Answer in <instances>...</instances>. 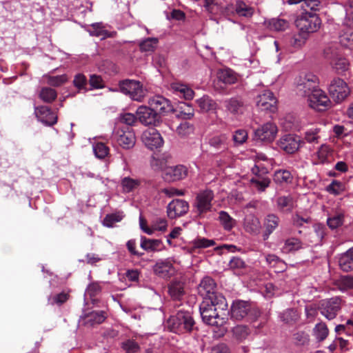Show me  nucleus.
Returning a JSON list of instances; mask_svg holds the SVG:
<instances>
[{
    "label": "nucleus",
    "mask_w": 353,
    "mask_h": 353,
    "mask_svg": "<svg viewBox=\"0 0 353 353\" xmlns=\"http://www.w3.org/2000/svg\"><path fill=\"white\" fill-rule=\"evenodd\" d=\"M199 310L203 321L212 327L216 337H221L227 332L228 303L223 296H219L214 301H203Z\"/></svg>",
    "instance_id": "1"
},
{
    "label": "nucleus",
    "mask_w": 353,
    "mask_h": 353,
    "mask_svg": "<svg viewBox=\"0 0 353 353\" xmlns=\"http://www.w3.org/2000/svg\"><path fill=\"white\" fill-rule=\"evenodd\" d=\"M323 56L337 74H343L349 69L350 63L341 53L337 44L330 43L326 46L323 51Z\"/></svg>",
    "instance_id": "2"
},
{
    "label": "nucleus",
    "mask_w": 353,
    "mask_h": 353,
    "mask_svg": "<svg viewBox=\"0 0 353 353\" xmlns=\"http://www.w3.org/2000/svg\"><path fill=\"white\" fill-rule=\"evenodd\" d=\"M194 319L188 312L179 311L167 321L168 328L174 333L183 334L190 332L194 326Z\"/></svg>",
    "instance_id": "3"
},
{
    "label": "nucleus",
    "mask_w": 353,
    "mask_h": 353,
    "mask_svg": "<svg viewBox=\"0 0 353 353\" xmlns=\"http://www.w3.org/2000/svg\"><path fill=\"white\" fill-rule=\"evenodd\" d=\"M321 24V20L319 15L312 12H301L295 21V25L299 32L307 35L316 32Z\"/></svg>",
    "instance_id": "4"
},
{
    "label": "nucleus",
    "mask_w": 353,
    "mask_h": 353,
    "mask_svg": "<svg viewBox=\"0 0 353 353\" xmlns=\"http://www.w3.org/2000/svg\"><path fill=\"white\" fill-rule=\"evenodd\" d=\"M231 318L241 321L247 317L250 321H255L260 316V311L251 305L249 302L237 300L232 303L230 308Z\"/></svg>",
    "instance_id": "5"
},
{
    "label": "nucleus",
    "mask_w": 353,
    "mask_h": 353,
    "mask_svg": "<svg viewBox=\"0 0 353 353\" xmlns=\"http://www.w3.org/2000/svg\"><path fill=\"white\" fill-rule=\"evenodd\" d=\"M214 198L213 191L209 189L201 190L196 194L193 208L199 217H203L205 214L211 211Z\"/></svg>",
    "instance_id": "6"
},
{
    "label": "nucleus",
    "mask_w": 353,
    "mask_h": 353,
    "mask_svg": "<svg viewBox=\"0 0 353 353\" xmlns=\"http://www.w3.org/2000/svg\"><path fill=\"white\" fill-rule=\"evenodd\" d=\"M112 139L119 146L125 150L132 149L136 143V136L134 130L130 128H122L115 127Z\"/></svg>",
    "instance_id": "7"
},
{
    "label": "nucleus",
    "mask_w": 353,
    "mask_h": 353,
    "mask_svg": "<svg viewBox=\"0 0 353 353\" xmlns=\"http://www.w3.org/2000/svg\"><path fill=\"white\" fill-rule=\"evenodd\" d=\"M119 86L123 94L128 95L134 101H141L145 97V90L139 81L125 79L119 82Z\"/></svg>",
    "instance_id": "8"
},
{
    "label": "nucleus",
    "mask_w": 353,
    "mask_h": 353,
    "mask_svg": "<svg viewBox=\"0 0 353 353\" xmlns=\"http://www.w3.org/2000/svg\"><path fill=\"white\" fill-rule=\"evenodd\" d=\"M317 81V77L313 74L301 75L296 79V91L300 95L307 97L319 89Z\"/></svg>",
    "instance_id": "9"
},
{
    "label": "nucleus",
    "mask_w": 353,
    "mask_h": 353,
    "mask_svg": "<svg viewBox=\"0 0 353 353\" xmlns=\"http://www.w3.org/2000/svg\"><path fill=\"white\" fill-rule=\"evenodd\" d=\"M328 91L333 99L338 103L345 99L350 93V89L347 83L338 77L330 81Z\"/></svg>",
    "instance_id": "10"
},
{
    "label": "nucleus",
    "mask_w": 353,
    "mask_h": 353,
    "mask_svg": "<svg viewBox=\"0 0 353 353\" xmlns=\"http://www.w3.org/2000/svg\"><path fill=\"white\" fill-rule=\"evenodd\" d=\"M198 292L203 301H215L219 296H223L216 291V283L210 276H205L198 286Z\"/></svg>",
    "instance_id": "11"
},
{
    "label": "nucleus",
    "mask_w": 353,
    "mask_h": 353,
    "mask_svg": "<svg viewBox=\"0 0 353 353\" xmlns=\"http://www.w3.org/2000/svg\"><path fill=\"white\" fill-rule=\"evenodd\" d=\"M309 105L318 111H323L331 106V101L326 93L321 90H314L311 94L307 97Z\"/></svg>",
    "instance_id": "12"
},
{
    "label": "nucleus",
    "mask_w": 353,
    "mask_h": 353,
    "mask_svg": "<svg viewBox=\"0 0 353 353\" xmlns=\"http://www.w3.org/2000/svg\"><path fill=\"white\" fill-rule=\"evenodd\" d=\"M341 307V299L339 297H333L324 300L320 305V311L322 315L329 320L334 319Z\"/></svg>",
    "instance_id": "13"
},
{
    "label": "nucleus",
    "mask_w": 353,
    "mask_h": 353,
    "mask_svg": "<svg viewBox=\"0 0 353 353\" xmlns=\"http://www.w3.org/2000/svg\"><path fill=\"white\" fill-rule=\"evenodd\" d=\"M148 105L158 114H166L174 111L170 101L161 95H155L150 98Z\"/></svg>",
    "instance_id": "14"
},
{
    "label": "nucleus",
    "mask_w": 353,
    "mask_h": 353,
    "mask_svg": "<svg viewBox=\"0 0 353 353\" xmlns=\"http://www.w3.org/2000/svg\"><path fill=\"white\" fill-rule=\"evenodd\" d=\"M138 120L145 125H157L159 123V116L150 106L141 105L136 111Z\"/></svg>",
    "instance_id": "15"
},
{
    "label": "nucleus",
    "mask_w": 353,
    "mask_h": 353,
    "mask_svg": "<svg viewBox=\"0 0 353 353\" xmlns=\"http://www.w3.org/2000/svg\"><path fill=\"white\" fill-rule=\"evenodd\" d=\"M277 132L276 125L274 123L268 122L254 131V137L258 140L270 143L275 139Z\"/></svg>",
    "instance_id": "16"
},
{
    "label": "nucleus",
    "mask_w": 353,
    "mask_h": 353,
    "mask_svg": "<svg viewBox=\"0 0 353 353\" xmlns=\"http://www.w3.org/2000/svg\"><path fill=\"white\" fill-rule=\"evenodd\" d=\"M300 137L291 134L281 137L277 141L279 149L288 154H293L296 152L300 147Z\"/></svg>",
    "instance_id": "17"
},
{
    "label": "nucleus",
    "mask_w": 353,
    "mask_h": 353,
    "mask_svg": "<svg viewBox=\"0 0 353 353\" xmlns=\"http://www.w3.org/2000/svg\"><path fill=\"white\" fill-rule=\"evenodd\" d=\"M257 107L262 111L274 112L276 110V99L270 90H265L256 99Z\"/></svg>",
    "instance_id": "18"
},
{
    "label": "nucleus",
    "mask_w": 353,
    "mask_h": 353,
    "mask_svg": "<svg viewBox=\"0 0 353 353\" xmlns=\"http://www.w3.org/2000/svg\"><path fill=\"white\" fill-rule=\"evenodd\" d=\"M188 174V169L182 165L169 166L164 168L163 178L167 182H174L184 179Z\"/></svg>",
    "instance_id": "19"
},
{
    "label": "nucleus",
    "mask_w": 353,
    "mask_h": 353,
    "mask_svg": "<svg viewBox=\"0 0 353 353\" xmlns=\"http://www.w3.org/2000/svg\"><path fill=\"white\" fill-rule=\"evenodd\" d=\"M141 139L145 146L151 150L159 148L163 144L161 135L155 129H149L144 131Z\"/></svg>",
    "instance_id": "20"
},
{
    "label": "nucleus",
    "mask_w": 353,
    "mask_h": 353,
    "mask_svg": "<svg viewBox=\"0 0 353 353\" xmlns=\"http://www.w3.org/2000/svg\"><path fill=\"white\" fill-rule=\"evenodd\" d=\"M189 210V204L182 199H174L167 206L168 216L170 219H176L185 214Z\"/></svg>",
    "instance_id": "21"
},
{
    "label": "nucleus",
    "mask_w": 353,
    "mask_h": 353,
    "mask_svg": "<svg viewBox=\"0 0 353 353\" xmlns=\"http://www.w3.org/2000/svg\"><path fill=\"white\" fill-rule=\"evenodd\" d=\"M34 112L38 120L46 125L52 126L57 122V116L47 106L37 107Z\"/></svg>",
    "instance_id": "22"
},
{
    "label": "nucleus",
    "mask_w": 353,
    "mask_h": 353,
    "mask_svg": "<svg viewBox=\"0 0 353 353\" xmlns=\"http://www.w3.org/2000/svg\"><path fill=\"white\" fill-rule=\"evenodd\" d=\"M250 328L245 325H236L231 328L230 333L232 341L237 343L245 342L251 335Z\"/></svg>",
    "instance_id": "23"
},
{
    "label": "nucleus",
    "mask_w": 353,
    "mask_h": 353,
    "mask_svg": "<svg viewBox=\"0 0 353 353\" xmlns=\"http://www.w3.org/2000/svg\"><path fill=\"white\" fill-rule=\"evenodd\" d=\"M154 272L163 278L170 277L174 274V267L168 259L159 260L153 266Z\"/></svg>",
    "instance_id": "24"
},
{
    "label": "nucleus",
    "mask_w": 353,
    "mask_h": 353,
    "mask_svg": "<svg viewBox=\"0 0 353 353\" xmlns=\"http://www.w3.org/2000/svg\"><path fill=\"white\" fill-rule=\"evenodd\" d=\"M243 228L246 232L252 235H257L261 229V222L254 214H248L244 219Z\"/></svg>",
    "instance_id": "25"
},
{
    "label": "nucleus",
    "mask_w": 353,
    "mask_h": 353,
    "mask_svg": "<svg viewBox=\"0 0 353 353\" xmlns=\"http://www.w3.org/2000/svg\"><path fill=\"white\" fill-rule=\"evenodd\" d=\"M228 137L225 134L214 135L208 140L210 146L216 152H221L228 148Z\"/></svg>",
    "instance_id": "26"
},
{
    "label": "nucleus",
    "mask_w": 353,
    "mask_h": 353,
    "mask_svg": "<svg viewBox=\"0 0 353 353\" xmlns=\"http://www.w3.org/2000/svg\"><path fill=\"white\" fill-rule=\"evenodd\" d=\"M279 218L274 214H269L266 216L264 221L265 231L263 234V240H267L269 238V236L279 226Z\"/></svg>",
    "instance_id": "27"
},
{
    "label": "nucleus",
    "mask_w": 353,
    "mask_h": 353,
    "mask_svg": "<svg viewBox=\"0 0 353 353\" xmlns=\"http://www.w3.org/2000/svg\"><path fill=\"white\" fill-rule=\"evenodd\" d=\"M289 4L301 3L302 12H315L320 10L321 2L319 0H288Z\"/></svg>",
    "instance_id": "28"
},
{
    "label": "nucleus",
    "mask_w": 353,
    "mask_h": 353,
    "mask_svg": "<svg viewBox=\"0 0 353 353\" xmlns=\"http://www.w3.org/2000/svg\"><path fill=\"white\" fill-rule=\"evenodd\" d=\"M88 32L90 35L100 37L101 39L114 37L117 34L116 32H109L105 30L101 23H95L92 24Z\"/></svg>",
    "instance_id": "29"
},
{
    "label": "nucleus",
    "mask_w": 353,
    "mask_h": 353,
    "mask_svg": "<svg viewBox=\"0 0 353 353\" xmlns=\"http://www.w3.org/2000/svg\"><path fill=\"white\" fill-rule=\"evenodd\" d=\"M170 87L174 92L186 100H191L194 97V91L186 85L174 82L170 85Z\"/></svg>",
    "instance_id": "30"
},
{
    "label": "nucleus",
    "mask_w": 353,
    "mask_h": 353,
    "mask_svg": "<svg viewBox=\"0 0 353 353\" xmlns=\"http://www.w3.org/2000/svg\"><path fill=\"white\" fill-rule=\"evenodd\" d=\"M227 110L232 114H241L244 109L243 101L237 97H233L224 101Z\"/></svg>",
    "instance_id": "31"
},
{
    "label": "nucleus",
    "mask_w": 353,
    "mask_h": 353,
    "mask_svg": "<svg viewBox=\"0 0 353 353\" xmlns=\"http://www.w3.org/2000/svg\"><path fill=\"white\" fill-rule=\"evenodd\" d=\"M288 21L280 18H273L264 21V26L273 31H283L288 28Z\"/></svg>",
    "instance_id": "32"
},
{
    "label": "nucleus",
    "mask_w": 353,
    "mask_h": 353,
    "mask_svg": "<svg viewBox=\"0 0 353 353\" xmlns=\"http://www.w3.org/2000/svg\"><path fill=\"white\" fill-rule=\"evenodd\" d=\"M339 265L344 272L353 270V257L350 250L341 254L339 259Z\"/></svg>",
    "instance_id": "33"
},
{
    "label": "nucleus",
    "mask_w": 353,
    "mask_h": 353,
    "mask_svg": "<svg viewBox=\"0 0 353 353\" xmlns=\"http://www.w3.org/2000/svg\"><path fill=\"white\" fill-rule=\"evenodd\" d=\"M320 163H325L330 162L333 159L334 150L326 144H323L316 152Z\"/></svg>",
    "instance_id": "34"
},
{
    "label": "nucleus",
    "mask_w": 353,
    "mask_h": 353,
    "mask_svg": "<svg viewBox=\"0 0 353 353\" xmlns=\"http://www.w3.org/2000/svg\"><path fill=\"white\" fill-rule=\"evenodd\" d=\"M196 103L203 112L214 111L217 109V103L208 96H203L196 100Z\"/></svg>",
    "instance_id": "35"
},
{
    "label": "nucleus",
    "mask_w": 353,
    "mask_h": 353,
    "mask_svg": "<svg viewBox=\"0 0 353 353\" xmlns=\"http://www.w3.org/2000/svg\"><path fill=\"white\" fill-rule=\"evenodd\" d=\"M168 292L174 299H180L184 294V284L179 281H173L168 285Z\"/></svg>",
    "instance_id": "36"
},
{
    "label": "nucleus",
    "mask_w": 353,
    "mask_h": 353,
    "mask_svg": "<svg viewBox=\"0 0 353 353\" xmlns=\"http://www.w3.org/2000/svg\"><path fill=\"white\" fill-rule=\"evenodd\" d=\"M161 245V240L147 239L145 236L141 237L140 246L147 252L157 251L159 250Z\"/></svg>",
    "instance_id": "37"
},
{
    "label": "nucleus",
    "mask_w": 353,
    "mask_h": 353,
    "mask_svg": "<svg viewBox=\"0 0 353 353\" xmlns=\"http://www.w3.org/2000/svg\"><path fill=\"white\" fill-rule=\"evenodd\" d=\"M302 248V242L296 238H289L285 240L281 250L283 253L297 251Z\"/></svg>",
    "instance_id": "38"
},
{
    "label": "nucleus",
    "mask_w": 353,
    "mask_h": 353,
    "mask_svg": "<svg viewBox=\"0 0 353 353\" xmlns=\"http://www.w3.org/2000/svg\"><path fill=\"white\" fill-rule=\"evenodd\" d=\"M138 120L137 115L130 112H123L119 114L116 119V127L119 124H125L128 126L133 125Z\"/></svg>",
    "instance_id": "39"
},
{
    "label": "nucleus",
    "mask_w": 353,
    "mask_h": 353,
    "mask_svg": "<svg viewBox=\"0 0 353 353\" xmlns=\"http://www.w3.org/2000/svg\"><path fill=\"white\" fill-rule=\"evenodd\" d=\"M219 221L225 230L230 231L235 225L236 221L225 211L219 212Z\"/></svg>",
    "instance_id": "40"
},
{
    "label": "nucleus",
    "mask_w": 353,
    "mask_h": 353,
    "mask_svg": "<svg viewBox=\"0 0 353 353\" xmlns=\"http://www.w3.org/2000/svg\"><path fill=\"white\" fill-rule=\"evenodd\" d=\"M139 180L132 179L129 176L123 178L121 181L122 191L125 193H128L134 190L139 186Z\"/></svg>",
    "instance_id": "41"
},
{
    "label": "nucleus",
    "mask_w": 353,
    "mask_h": 353,
    "mask_svg": "<svg viewBox=\"0 0 353 353\" xmlns=\"http://www.w3.org/2000/svg\"><path fill=\"white\" fill-rule=\"evenodd\" d=\"M276 205L280 210L290 212L294 208V201L290 196H281L276 199Z\"/></svg>",
    "instance_id": "42"
},
{
    "label": "nucleus",
    "mask_w": 353,
    "mask_h": 353,
    "mask_svg": "<svg viewBox=\"0 0 353 353\" xmlns=\"http://www.w3.org/2000/svg\"><path fill=\"white\" fill-rule=\"evenodd\" d=\"M159 40L155 37H149L143 40L139 43V48L141 52H152L156 49Z\"/></svg>",
    "instance_id": "43"
},
{
    "label": "nucleus",
    "mask_w": 353,
    "mask_h": 353,
    "mask_svg": "<svg viewBox=\"0 0 353 353\" xmlns=\"http://www.w3.org/2000/svg\"><path fill=\"white\" fill-rule=\"evenodd\" d=\"M292 180L291 172L287 170H279L275 172L274 181L276 183L283 184L290 183Z\"/></svg>",
    "instance_id": "44"
},
{
    "label": "nucleus",
    "mask_w": 353,
    "mask_h": 353,
    "mask_svg": "<svg viewBox=\"0 0 353 353\" xmlns=\"http://www.w3.org/2000/svg\"><path fill=\"white\" fill-rule=\"evenodd\" d=\"M92 150L95 157L103 159L109 154V148L103 143L97 142L92 145Z\"/></svg>",
    "instance_id": "45"
},
{
    "label": "nucleus",
    "mask_w": 353,
    "mask_h": 353,
    "mask_svg": "<svg viewBox=\"0 0 353 353\" xmlns=\"http://www.w3.org/2000/svg\"><path fill=\"white\" fill-rule=\"evenodd\" d=\"M57 97V93L55 90L44 87L41 88L39 92L40 99L46 103H51L54 101Z\"/></svg>",
    "instance_id": "46"
},
{
    "label": "nucleus",
    "mask_w": 353,
    "mask_h": 353,
    "mask_svg": "<svg viewBox=\"0 0 353 353\" xmlns=\"http://www.w3.org/2000/svg\"><path fill=\"white\" fill-rule=\"evenodd\" d=\"M106 319L103 311H93L87 316V322L90 325L100 324Z\"/></svg>",
    "instance_id": "47"
},
{
    "label": "nucleus",
    "mask_w": 353,
    "mask_h": 353,
    "mask_svg": "<svg viewBox=\"0 0 353 353\" xmlns=\"http://www.w3.org/2000/svg\"><path fill=\"white\" fill-rule=\"evenodd\" d=\"M250 182L260 192H263L270 185V179L267 176H255L250 179Z\"/></svg>",
    "instance_id": "48"
},
{
    "label": "nucleus",
    "mask_w": 353,
    "mask_h": 353,
    "mask_svg": "<svg viewBox=\"0 0 353 353\" xmlns=\"http://www.w3.org/2000/svg\"><path fill=\"white\" fill-rule=\"evenodd\" d=\"M339 42L341 46L353 49V30L348 29L339 36Z\"/></svg>",
    "instance_id": "49"
},
{
    "label": "nucleus",
    "mask_w": 353,
    "mask_h": 353,
    "mask_svg": "<svg viewBox=\"0 0 353 353\" xmlns=\"http://www.w3.org/2000/svg\"><path fill=\"white\" fill-rule=\"evenodd\" d=\"M219 79L226 84H233L236 81V77L230 70H222L218 73Z\"/></svg>",
    "instance_id": "50"
},
{
    "label": "nucleus",
    "mask_w": 353,
    "mask_h": 353,
    "mask_svg": "<svg viewBox=\"0 0 353 353\" xmlns=\"http://www.w3.org/2000/svg\"><path fill=\"white\" fill-rule=\"evenodd\" d=\"M236 12L239 16L250 17L254 14V9L243 1H238L236 7Z\"/></svg>",
    "instance_id": "51"
},
{
    "label": "nucleus",
    "mask_w": 353,
    "mask_h": 353,
    "mask_svg": "<svg viewBox=\"0 0 353 353\" xmlns=\"http://www.w3.org/2000/svg\"><path fill=\"white\" fill-rule=\"evenodd\" d=\"M345 17L344 23L348 26H353V0H348L344 4Z\"/></svg>",
    "instance_id": "52"
},
{
    "label": "nucleus",
    "mask_w": 353,
    "mask_h": 353,
    "mask_svg": "<svg viewBox=\"0 0 353 353\" xmlns=\"http://www.w3.org/2000/svg\"><path fill=\"white\" fill-rule=\"evenodd\" d=\"M194 115V108L192 107L191 105L185 103L181 106V111L178 114V117L183 120H188L193 118Z\"/></svg>",
    "instance_id": "53"
},
{
    "label": "nucleus",
    "mask_w": 353,
    "mask_h": 353,
    "mask_svg": "<svg viewBox=\"0 0 353 353\" xmlns=\"http://www.w3.org/2000/svg\"><path fill=\"white\" fill-rule=\"evenodd\" d=\"M194 125L188 121H183L176 128V132L181 137H187L193 133Z\"/></svg>",
    "instance_id": "54"
},
{
    "label": "nucleus",
    "mask_w": 353,
    "mask_h": 353,
    "mask_svg": "<svg viewBox=\"0 0 353 353\" xmlns=\"http://www.w3.org/2000/svg\"><path fill=\"white\" fill-rule=\"evenodd\" d=\"M336 283L339 290L341 291L353 289V276H343L337 281Z\"/></svg>",
    "instance_id": "55"
},
{
    "label": "nucleus",
    "mask_w": 353,
    "mask_h": 353,
    "mask_svg": "<svg viewBox=\"0 0 353 353\" xmlns=\"http://www.w3.org/2000/svg\"><path fill=\"white\" fill-rule=\"evenodd\" d=\"M123 215L120 213H114L107 214L103 221V225L108 228H112L113 225L122 220Z\"/></svg>",
    "instance_id": "56"
},
{
    "label": "nucleus",
    "mask_w": 353,
    "mask_h": 353,
    "mask_svg": "<svg viewBox=\"0 0 353 353\" xmlns=\"http://www.w3.org/2000/svg\"><path fill=\"white\" fill-rule=\"evenodd\" d=\"M101 291V286L99 282H92L90 283L85 290V295L89 296L94 302V297L98 296Z\"/></svg>",
    "instance_id": "57"
},
{
    "label": "nucleus",
    "mask_w": 353,
    "mask_h": 353,
    "mask_svg": "<svg viewBox=\"0 0 353 353\" xmlns=\"http://www.w3.org/2000/svg\"><path fill=\"white\" fill-rule=\"evenodd\" d=\"M307 34H303V32H299V33L296 35H294L291 41L290 44L295 48H300L303 47L308 38Z\"/></svg>",
    "instance_id": "58"
},
{
    "label": "nucleus",
    "mask_w": 353,
    "mask_h": 353,
    "mask_svg": "<svg viewBox=\"0 0 353 353\" xmlns=\"http://www.w3.org/2000/svg\"><path fill=\"white\" fill-rule=\"evenodd\" d=\"M282 321L290 323L295 321L298 319V314L294 309H287L280 314Z\"/></svg>",
    "instance_id": "59"
},
{
    "label": "nucleus",
    "mask_w": 353,
    "mask_h": 353,
    "mask_svg": "<svg viewBox=\"0 0 353 353\" xmlns=\"http://www.w3.org/2000/svg\"><path fill=\"white\" fill-rule=\"evenodd\" d=\"M344 216L342 214H337L327 219V224L330 228L334 230L342 225Z\"/></svg>",
    "instance_id": "60"
},
{
    "label": "nucleus",
    "mask_w": 353,
    "mask_h": 353,
    "mask_svg": "<svg viewBox=\"0 0 353 353\" xmlns=\"http://www.w3.org/2000/svg\"><path fill=\"white\" fill-rule=\"evenodd\" d=\"M67 81L68 77L65 74L49 76L47 77V83L51 86H60L65 83Z\"/></svg>",
    "instance_id": "61"
},
{
    "label": "nucleus",
    "mask_w": 353,
    "mask_h": 353,
    "mask_svg": "<svg viewBox=\"0 0 353 353\" xmlns=\"http://www.w3.org/2000/svg\"><path fill=\"white\" fill-rule=\"evenodd\" d=\"M122 347L126 353H139L140 350L138 343L130 339L124 341L122 343Z\"/></svg>",
    "instance_id": "62"
},
{
    "label": "nucleus",
    "mask_w": 353,
    "mask_h": 353,
    "mask_svg": "<svg viewBox=\"0 0 353 353\" xmlns=\"http://www.w3.org/2000/svg\"><path fill=\"white\" fill-rule=\"evenodd\" d=\"M203 7L212 14H216L220 11V6L216 0H204Z\"/></svg>",
    "instance_id": "63"
},
{
    "label": "nucleus",
    "mask_w": 353,
    "mask_h": 353,
    "mask_svg": "<svg viewBox=\"0 0 353 353\" xmlns=\"http://www.w3.org/2000/svg\"><path fill=\"white\" fill-rule=\"evenodd\" d=\"M315 335L319 341L324 340L328 335V329L325 324L318 323L314 328Z\"/></svg>",
    "instance_id": "64"
}]
</instances>
